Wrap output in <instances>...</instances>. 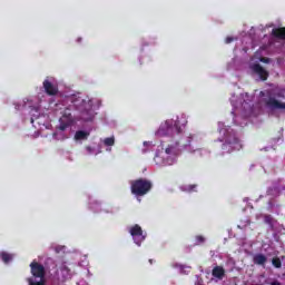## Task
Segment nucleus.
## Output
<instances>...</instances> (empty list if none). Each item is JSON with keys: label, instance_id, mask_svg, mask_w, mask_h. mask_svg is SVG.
<instances>
[{"label": "nucleus", "instance_id": "obj_1", "mask_svg": "<svg viewBox=\"0 0 285 285\" xmlns=\"http://www.w3.org/2000/svg\"><path fill=\"white\" fill-rule=\"evenodd\" d=\"M79 104H83L82 98H71V105L65 108L62 117L60 118L59 130L63 131L75 124V119H77L75 110H78Z\"/></svg>", "mask_w": 285, "mask_h": 285}, {"label": "nucleus", "instance_id": "obj_2", "mask_svg": "<svg viewBox=\"0 0 285 285\" xmlns=\"http://www.w3.org/2000/svg\"><path fill=\"white\" fill-rule=\"evenodd\" d=\"M220 135H223V139L220 141H224L222 149L225 150V153H233V150H242V141L239 138H237L235 131L230 128L220 129Z\"/></svg>", "mask_w": 285, "mask_h": 285}, {"label": "nucleus", "instance_id": "obj_3", "mask_svg": "<svg viewBox=\"0 0 285 285\" xmlns=\"http://www.w3.org/2000/svg\"><path fill=\"white\" fill-rule=\"evenodd\" d=\"M179 118L176 120H166L156 131L157 137H175V135H181L184 129L179 126Z\"/></svg>", "mask_w": 285, "mask_h": 285}, {"label": "nucleus", "instance_id": "obj_4", "mask_svg": "<svg viewBox=\"0 0 285 285\" xmlns=\"http://www.w3.org/2000/svg\"><path fill=\"white\" fill-rule=\"evenodd\" d=\"M130 190L131 195L144 197V195H148L153 190V181L146 178H138L130 183Z\"/></svg>", "mask_w": 285, "mask_h": 285}, {"label": "nucleus", "instance_id": "obj_5", "mask_svg": "<svg viewBox=\"0 0 285 285\" xmlns=\"http://www.w3.org/2000/svg\"><path fill=\"white\" fill-rule=\"evenodd\" d=\"M32 278H29V285H43V277L46 275V269L42 265L38 263H31Z\"/></svg>", "mask_w": 285, "mask_h": 285}, {"label": "nucleus", "instance_id": "obj_6", "mask_svg": "<svg viewBox=\"0 0 285 285\" xmlns=\"http://www.w3.org/2000/svg\"><path fill=\"white\" fill-rule=\"evenodd\" d=\"M78 112L77 119H81V121H92L95 119V111L92 108L88 107L86 100L83 102H78Z\"/></svg>", "mask_w": 285, "mask_h": 285}, {"label": "nucleus", "instance_id": "obj_7", "mask_svg": "<svg viewBox=\"0 0 285 285\" xmlns=\"http://www.w3.org/2000/svg\"><path fill=\"white\" fill-rule=\"evenodd\" d=\"M129 235H131L137 246H141V243L146 240V234H144V229H141V226L137 224L129 228Z\"/></svg>", "mask_w": 285, "mask_h": 285}, {"label": "nucleus", "instance_id": "obj_8", "mask_svg": "<svg viewBox=\"0 0 285 285\" xmlns=\"http://www.w3.org/2000/svg\"><path fill=\"white\" fill-rule=\"evenodd\" d=\"M253 72L258 75L261 81H266L268 79V71L262 67L259 63H254L252 67Z\"/></svg>", "mask_w": 285, "mask_h": 285}, {"label": "nucleus", "instance_id": "obj_9", "mask_svg": "<svg viewBox=\"0 0 285 285\" xmlns=\"http://www.w3.org/2000/svg\"><path fill=\"white\" fill-rule=\"evenodd\" d=\"M267 108H272V110H285V102H281L279 100L269 97L266 101H265Z\"/></svg>", "mask_w": 285, "mask_h": 285}, {"label": "nucleus", "instance_id": "obj_10", "mask_svg": "<svg viewBox=\"0 0 285 285\" xmlns=\"http://www.w3.org/2000/svg\"><path fill=\"white\" fill-rule=\"evenodd\" d=\"M42 86L45 88V92L49 95V97H55L59 92V88L52 85L49 80H45Z\"/></svg>", "mask_w": 285, "mask_h": 285}, {"label": "nucleus", "instance_id": "obj_11", "mask_svg": "<svg viewBox=\"0 0 285 285\" xmlns=\"http://www.w3.org/2000/svg\"><path fill=\"white\" fill-rule=\"evenodd\" d=\"M58 279L59 282H66V279H70V269L68 268V266L62 265L58 272Z\"/></svg>", "mask_w": 285, "mask_h": 285}, {"label": "nucleus", "instance_id": "obj_12", "mask_svg": "<svg viewBox=\"0 0 285 285\" xmlns=\"http://www.w3.org/2000/svg\"><path fill=\"white\" fill-rule=\"evenodd\" d=\"M161 150H165L166 155H179V142H175V145H168L166 146L164 142H161Z\"/></svg>", "mask_w": 285, "mask_h": 285}, {"label": "nucleus", "instance_id": "obj_13", "mask_svg": "<svg viewBox=\"0 0 285 285\" xmlns=\"http://www.w3.org/2000/svg\"><path fill=\"white\" fill-rule=\"evenodd\" d=\"M213 277H216V279H224V275H226V271L222 266L214 267L212 272Z\"/></svg>", "mask_w": 285, "mask_h": 285}, {"label": "nucleus", "instance_id": "obj_14", "mask_svg": "<svg viewBox=\"0 0 285 285\" xmlns=\"http://www.w3.org/2000/svg\"><path fill=\"white\" fill-rule=\"evenodd\" d=\"M272 35L275 39H283L285 41V27L274 28L272 30Z\"/></svg>", "mask_w": 285, "mask_h": 285}, {"label": "nucleus", "instance_id": "obj_15", "mask_svg": "<svg viewBox=\"0 0 285 285\" xmlns=\"http://www.w3.org/2000/svg\"><path fill=\"white\" fill-rule=\"evenodd\" d=\"M88 137H90V132H88V131L78 130L75 134L76 141H81L83 139H88Z\"/></svg>", "mask_w": 285, "mask_h": 285}, {"label": "nucleus", "instance_id": "obj_16", "mask_svg": "<svg viewBox=\"0 0 285 285\" xmlns=\"http://www.w3.org/2000/svg\"><path fill=\"white\" fill-rule=\"evenodd\" d=\"M254 264H257L258 266H263V264H266V256H264V254L255 255Z\"/></svg>", "mask_w": 285, "mask_h": 285}, {"label": "nucleus", "instance_id": "obj_17", "mask_svg": "<svg viewBox=\"0 0 285 285\" xmlns=\"http://www.w3.org/2000/svg\"><path fill=\"white\" fill-rule=\"evenodd\" d=\"M202 244H206V237L203 235H196L194 238V245L202 246Z\"/></svg>", "mask_w": 285, "mask_h": 285}, {"label": "nucleus", "instance_id": "obj_18", "mask_svg": "<svg viewBox=\"0 0 285 285\" xmlns=\"http://www.w3.org/2000/svg\"><path fill=\"white\" fill-rule=\"evenodd\" d=\"M0 257L4 262V264H8L9 262H12L11 255L6 253V252L1 253Z\"/></svg>", "mask_w": 285, "mask_h": 285}, {"label": "nucleus", "instance_id": "obj_19", "mask_svg": "<svg viewBox=\"0 0 285 285\" xmlns=\"http://www.w3.org/2000/svg\"><path fill=\"white\" fill-rule=\"evenodd\" d=\"M105 146H115V137H108L104 140Z\"/></svg>", "mask_w": 285, "mask_h": 285}, {"label": "nucleus", "instance_id": "obj_20", "mask_svg": "<svg viewBox=\"0 0 285 285\" xmlns=\"http://www.w3.org/2000/svg\"><path fill=\"white\" fill-rule=\"evenodd\" d=\"M264 222H265V224H268V226H272V227H273L274 218H273L272 215H265V216H264Z\"/></svg>", "mask_w": 285, "mask_h": 285}, {"label": "nucleus", "instance_id": "obj_21", "mask_svg": "<svg viewBox=\"0 0 285 285\" xmlns=\"http://www.w3.org/2000/svg\"><path fill=\"white\" fill-rule=\"evenodd\" d=\"M273 266H275V268H282V262L279 261V258H274L272 261Z\"/></svg>", "mask_w": 285, "mask_h": 285}, {"label": "nucleus", "instance_id": "obj_22", "mask_svg": "<svg viewBox=\"0 0 285 285\" xmlns=\"http://www.w3.org/2000/svg\"><path fill=\"white\" fill-rule=\"evenodd\" d=\"M86 150H87L88 155H92V153H95V149L91 146H87Z\"/></svg>", "mask_w": 285, "mask_h": 285}, {"label": "nucleus", "instance_id": "obj_23", "mask_svg": "<svg viewBox=\"0 0 285 285\" xmlns=\"http://www.w3.org/2000/svg\"><path fill=\"white\" fill-rule=\"evenodd\" d=\"M66 246H61V245H56L53 247V250H65Z\"/></svg>", "mask_w": 285, "mask_h": 285}, {"label": "nucleus", "instance_id": "obj_24", "mask_svg": "<svg viewBox=\"0 0 285 285\" xmlns=\"http://www.w3.org/2000/svg\"><path fill=\"white\" fill-rule=\"evenodd\" d=\"M190 141H193V136L188 137V141H187V144H185V146H190Z\"/></svg>", "mask_w": 285, "mask_h": 285}, {"label": "nucleus", "instance_id": "obj_25", "mask_svg": "<svg viewBox=\"0 0 285 285\" xmlns=\"http://www.w3.org/2000/svg\"><path fill=\"white\" fill-rule=\"evenodd\" d=\"M225 41H226V43H233V38L227 37Z\"/></svg>", "mask_w": 285, "mask_h": 285}, {"label": "nucleus", "instance_id": "obj_26", "mask_svg": "<svg viewBox=\"0 0 285 285\" xmlns=\"http://www.w3.org/2000/svg\"><path fill=\"white\" fill-rule=\"evenodd\" d=\"M195 188H197V185H190L189 186V190H195Z\"/></svg>", "mask_w": 285, "mask_h": 285}, {"label": "nucleus", "instance_id": "obj_27", "mask_svg": "<svg viewBox=\"0 0 285 285\" xmlns=\"http://www.w3.org/2000/svg\"><path fill=\"white\" fill-rule=\"evenodd\" d=\"M271 285H282V283L276 281V282L271 283Z\"/></svg>", "mask_w": 285, "mask_h": 285}, {"label": "nucleus", "instance_id": "obj_28", "mask_svg": "<svg viewBox=\"0 0 285 285\" xmlns=\"http://www.w3.org/2000/svg\"><path fill=\"white\" fill-rule=\"evenodd\" d=\"M203 284V282L202 281H198L197 283H196V285H202Z\"/></svg>", "mask_w": 285, "mask_h": 285}, {"label": "nucleus", "instance_id": "obj_29", "mask_svg": "<svg viewBox=\"0 0 285 285\" xmlns=\"http://www.w3.org/2000/svg\"><path fill=\"white\" fill-rule=\"evenodd\" d=\"M31 124H35V119L31 118Z\"/></svg>", "mask_w": 285, "mask_h": 285}]
</instances>
